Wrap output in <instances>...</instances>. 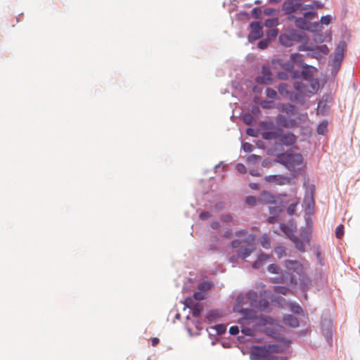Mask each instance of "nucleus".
Listing matches in <instances>:
<instances>
[{"mask_svg":"<svg viewBox=\"0 0 360 360\" xmlns=\"http://www.w3.org/2000/svg\"><path fill=\"white\" fill-rule=\"evenodd\" d=\"M278 162L283 165L295 177L302 174L301 166L303 163V158L300 153H296L292 150H288L278 156Z\"/></svg>","mask_w":360,"mask_h":360,"instance_id":"f257e3e1","label":"nucleus"},{"mask_svg":"<svg viewBox=\"0 0 360 360\" xmlns=\"http://www.w3.org/2000/svg\"><path fill=\"white\" fill-rule=\"evenodd\" d=\"M255 235L250 234L243 240H233L230 245L232 248L239 249L237 251L238 257L245 259L248 257L255 250Z\"/></svg>","mask_w":360,"mask_h":360,"instance_id":"f03ea898","label":"nucleus"},{"mask_svg":"<svg viewBox=\"0 0 360 360\" xmlns=\"http://www.w3.org/2000/svg\"><path fill=\"white\" fill-rule=\"evenodd\" d=\"M302 17H296L292 21L294 22L295 25L303 30L309 31L311 32H316L321 27L319 22H312L311 20L317 18V13L315 11H303Z\"/></svg>","mask_w":360,"mask_h":360,"instance_id":"7ed1b4c3","label":"nucleus"},{"mask_svg":"<svg viewBox=\"0 0 360 360\" xmlns=\"http://www.w3.org/2000/svg\"><path fill=\"white\" fill-rule=\"evenodd\" d=\"M310 6L302 4L300 0H285L282 6V10L288 16V20L292 21L297 15H301Z\"/></svg>","mask_w":360,"mask_h":360,"instance_id":"20e7f679","label":"nucleus"},{"mask_svg":"<svg viewBox=\"0 0 360 360\" xmlns=\"http://www.w3.org/2000/svg\"><path fill=\"white\" fill-rule=\"evenodd\" d=\"M305 34H302L295 30H290L279 36L280 43L286 47H290L295 43L302 42Z\"/></svg>","mask_w":360,"mask_h":360,"instance_id":"39448f33","label":"nucleus"},{"mask_svg":"<svg viewBox=\"0 0 360 360\" xmlns=\"http://www.w3.org/2000/svg\"><path fill=\"white\" fill-rule=\"evenodd\" d=\"M272 356L271 347H254L252 348L250 354L251 360H271Z\"/></svg>","mask_w":360,"mask_h":360,"instance_id":"423d86ee","label":"nucleus"},{"mask_svg":"<svg viewBox=\"0 0 360 360\" xmlns=\"http://www.w3.org/2000/svg\"><path fill=\"white\" fill-rule=\"evenodd\" d=\"M307 115L297 116L295 119H288L283 115H278L276 117V123L279 127L285 129H292L298 125V120H304Z\"/></svg>","mask_w":360,"mask_h":360,"instance_id":"0eeeda50","label":"nucleus"},{"mask_svg":"<svg viewBox=\"0 0 360 360\" xmlns=\"http://www.w3.org/2000/svg\"><path fill=\"white\" fill-rule=\"evenodd\" d=\"M346 48V44L344 41H340L336 46L334 57L333 59L332 65L335 68H339L341 65L342 60L344 58V52Z\"/></svg>","mask_w":360,"mask_h":360,"instance_id":"6e6552de","label":"nucleus"},{"mask_svg":"<svg viewBox=\"0 0 360 360\" xmlns=\"http://www.w3.org/2000/svg\"><path fill=\"white\" fill-rule=\"evenodd\" d=\"M265 181L276 185L282 186L290 184L291 179L287 176L281 174L268 175L264 178Z\"/></svg>","mask_w":360,"mask_h":360,"instance_id":"1a4fd4ad","label":"nucleus"},{"mask_svg":"<svg viewBox=\"0 0 360 360\" xmlns=\"http://www.w3.org/2000/svg\"><path fill=\"white\" fill-rule=\"evenodd\" d=\"M251 32L248 35L250 41L259 39L263 35L262 27L259 22H253L250 24Z\"/></svg>","mask_w":360,"mask_h":360,"instance_id":"9d476101","label":"nucleus"},{"mask_svg":"<svg viewBox=\"0 0 360 360\" xmlns=\"http://www.w3.org/2000/svg\"><path fill=\"white\" fill-rule=\"evenodd\" d=\"M297 136L292 132H282L279 134V142L285 146H291L294 145L297 141Z\"/></svg>","mask_w":360,"mask_h":360,"instance_id":"9b49d317","label":"nucleus"},{"mask_svg":"<svg viewBox=\"0 0 360 360\" xmlns=\"http://www.w3.org/2000/svg\"><path fill=\"white\" fill-rule=\"evenodd\" d=\"M285 267L290 271H292L298 275H302L304 272L303 265L297 260L287 259L285 261Z\"/></svg>","mask_w":360,"mask_h":360,"instance_id":"f8f14e48","label":"nucleus"},{"mask_svg":"<svg viewBox=\"0 0 360 360\" xmlns=\"http://www.w3.org/2000/svg\"><path fill=\"white\" fill-rule=\"evenodd\" d=\"M271 73L270 68L268 65H263L262 67V76L257 78V82L259 84H269L271 83Z\"/></svg>","mask_w":360,"mask_h":360,"instance_id":"ddd939ff","label":"nucleus"},{"mask_svg":"<svg viewBox=\"0 0 360 360\" xmlns=\"http://www.w3.org/2000/svg\"><path fill=\"white\" fill-rule=\"evenodd\" d=\"M261 296L262 295H259L256 292L250 290L246 294L245 299L248 301L250 306L255 309Z\"/></svg>","mask_w":360,"mask_h":360,"instance_id":"4468645a","label":"nucleus"},{"mask_svg":"<svg viewBox=\"0 0 360 360\" xmlns=\"http://www.w3.org/2000/svg\"><path fill=\"white\" fill-rule=\"evenodd\" d=\"M290 277V284L292 285H295L297 284L296 279L291 276L288 272H284L282 274V275L279 277L274 278L272 279V281L274 283H284L285 278H288Z\"/></svg>","mask_w":360,"mask_h":360,"instance_id":"2eb2a0df","label":"nucleus"},{"mask_svg":"<svg viewBox=\"0 0 360 360\" xmlns=\"http://www.w3.org/2000/svg\"><path fill=\"white\" fill-rule=\"evenodd\" d=\"M280 110L283 112H285L288 115H295L297 112L296 106L291 104H281Z\"/></svg>","mask_w":360,"mask_h":360,"instance_id":"dca6fc26","label":"nucleus"},{"mask_svg":"<svg viewBox=\"0 0 360 360\" xmlns=\"http://www.w3.org/2000/svg\"><path fill=\"white\" fill-rule=\"evenodd\" d=\"M270 258V255L261 253L257 259L253 262L252 267L254 269H259L262 266L264 265V262H266Z\"/></svg>","mask_w":360,"mask_h":360,"instance_id":"f3484780","label":"nucleus"},{"mask_svg":"<svg viewBox=\"0 0 360 360\" xmlns=\"http://www.w3.org/2000/svg\"><path fill=\"white\" fill-rule=\"evenodd\" d=\"M282 132L281 129H278L276 131H266L262 133V137L265 140H271L279 138V134Z\"/></svg>","mask_w":360,"mask_h":360,"instance_id":"a211bd4d","label":"nucleus"},{"mask_svg":"<svg viewBox=\"0 0 360 360\" xmlns=\"http://www.w3.org/2000/svg\"><path fill=\"white\" fill-rule=\"evenodd\" d=\"M283 322L285 324L293 328H296L299 326L298 319L292 315H287L284 316Z\"/></svg>","mask_w":360,"mask_h":360,"instance_id":"6ab92c4d","label":"nucleus"},{"mask_svg":"<svg viewBox=\"0 0 360 360\" xmlns=\"http://www.w3.org/2000/svg\"><path fill=\"white\" fill-rule=\"evenodd\" d=\"M260 201H263L266 204H274L275 198L273 195L270 194V193L266 191H263L262 193V197L260 198Z\"/></svg>","mask_w":360,"mask_h":360,"instance_id":"aec40b11","label":"nucleus"},{"mask_svg":"<svg viewBox=\"0 0 360 360\" xmlns=\"http://www.w3.org/2000/svg\"><path fill=\"white\" fill-rule=\"evenodd\" d=\"M255 309L260 311H268L269 309V302L265 299H260Z\"/></svg>","mask_w":360,"mask_h":360,"instance_id":"412c9836","label":"nucleus"},{"mask_svg":"<svg viewBox=\"0 0 360 360\" xmlns=\"http://www.w3.org/2000/svg\"><path fill=\"white\" fill-rule=\"evenodd\" d=\"M291 61L293 63L297 64L299 66H302L303 65V59L302 56L300 53H292L290 56Z\"/></svg>","mask_w":360,"mask_h":360,"instance_id":"4be33fe9","label":"nucleus"},{"mask_svg":"<svg viewBox=\"0 0 360 360\" xmlns=\"http://www.w3.org/2000/svg\"><path fill=\"white\" fill-rule=\"evenodd\" d=\"M294 87L297 91L303 95H306L307 93H312V91L305 89L306 86L302 82H295L294 84Z\"/></svg>","mask_w":360,"mask_h":360,"instance_id":"5701e85b","label":"nucleus"},{"mask_svg":"<svg viewBox=\"0 0 360 360\" xmlns=\"http://www.w3.org/2000/svg\"><path fill=\"white\" fill-rule=\"evenodd\" d=\"M291 240L295 243V245L298 250L301 252L304 251V244L300 239L296 236H293L291 238Z\"/></svg>","mask_w":360,"mask_h":360,"instance_id":"b1692460","label":"nucleus"},{"mask_svg":"<svg viewBox=\"0 0 360 360\" xmlns=\"http://www.w3.org/2000/svg\"><path fill=\"white\" fill-rule=\"evenodd\" d=\"M323 335L325 336L327 342L329 345H331L332 342V330H331V326L329 323L328 328L326 329H323L322 330Z\"/></svg>","mask_w":360,"mask_h":360,"instance_id":"393cba45","label":"nucleus"},{"mask_svg":"<svg viewBox=\"0 0 360 360\" xmlns=\"http://www.w3.org/2000/svg\"><path fill=\"white\" fill-rule=\"evenodd\" d=\"M328 122L323 121L320 123L317 127V133L321 135H325L327 131Z\"/></svg>","mask_w":360,"mask_h":360,"instance_id":"a878e982","label":"nucleus"},{"mask_svg":"<svg viewBox=\"0 0 360 360\" xmlns=\"http://www.w3.org/2000/svg\"><path fill=\"white\" fill-rule=\"evenodd\" d=\"M278 92L281 95L287 96L290 94V91L288 90V85L286 84H281L278 88Z\"/></svg>","mask_w":360,"mask_h":360,"instance_id":"bb28decb","label":"nucleus"},{"mask_svg":"<svg viewBox=\"0 0 360 360\" xmlns=\"http://www.w3.org/2000/svg\"><path fill=\"white\" fill-rule=\"evenodd\" d=\"M277 63L281 66L283 69L288 72H291L293 70L294 65L292 61L281 63V61L278 60Z\"/></svg>","mask_w":360,"mask_h":360,"instance_id":"cd10ccee","label":"nucleus"},{"mask_svg":"<svg viewBox=\"0 0 360 360\" xmlns=\"http://www.w3.org/2000/svg\"><path fill=\"white\" fill-rule=\"evenodd\" d=\"M261 245L264 248L268 249L270 248L271 240L269 237L264 234L261 239Z\"/></svg>","mask_w":360,"mask_h":360,"instance_id":"c85d7f7f","label":"nucleus"},{"mask_svg":"<svg viewBox=\"0 0 360 360\" xmlns=\"http://www.w3.org/2000/svg\"><path fill=\"white\" fill-rule=\"evenodd\" d=\"M192 309H193V311H192L193 316L195 317H197L200 314L201 311L202 310V307L201 304L196 303L195 304H194V306Z\"/></svg>","mask_w":360,"mask_h":360,"instance_id":"c756f323","label":"nucleus"},{"mask_svg":"<svg viewBox=\"0 0 360 360\" xmlns=\"http://www.w3.org/2000/svg\"><path fill=\"white\" fill-rule=\"evenodd\" d=\"M243 122L248 125H252L255 121L253 117L250 113H245L243 115Z\"/></svg>","mask_w":360,"mask_h":360,"instance_id":"7c9ffc66","label":"nucleus"},{"mask_svg":"<svg viewBox=\"0 0 360 360\" xmlns=\"http://www.w3.org/2000/svg\"><path fill=\"white\" fill-rule=\"evenodd\" d=\"M261 159V157L259 155H257L255 154L250 155L247 158V162L249 165H255L257 163L259 160Z\"/></svg>","mask_w":360,"mask_h":360,"instance_id":"2f4dec72","label":"nucleus"},{"mask_svg":"<svg viewBox=\"0 0 360 360\" xmlns=\"http://www.w3.org/2000/svg\"><path fill=\"white\" fill-rule=\"evenodd\" d=\"M290 310L295 314H300L302 313V309L298 304L290 303Z\"/></svg>","mask_w":360,"mask_h":360,"instance_id":"473e14b6","label":"nucleus"},{"mask_svg":"<svg viewBox=\"0 0 360 360\" xmlns=\"http://www.w3.org/2000/svg\"><path fill=\"white\" fill-rule=\"evenodd\" d=\"M274 292H277V293H280V294H283V295H287L289 292H290V290L286 288V287H284V286H274Z\"/></svg>","mask_w":360,"mask_h":360,"instance_id":"72a5a7b5","label":"nucleus"},{"mask_svg":"<svg viewBox=\"0 0 360 360\" xmlns=\"http://www.w3.org/2000/svg\"><path fill=\"white\" fill-rule=\"evenodd\" d=\"M264 109H271L274 108V102L273 101H264L260 103Z\"/></svg>","mask_w":360,"mask_h":360,"instance_id":"f704fd0d","label":"nucleus"},{"mask_svg":"<svg viewBox=\"0 0 360 360\" xmlns=\"http://www.w3.org/2000/svg\"><path fill=\"white\" fill-rule=\"evenodd\" d=\"M316 50L319 51L322 55H327L329 53L328 46L325 44L316 46Z\"/></svg>","mask_w":360,"mask_h":360,"instance_id":"c9c22d12","label":"nucleus"},{"mask_svg":"<svg viewBox=\"0 0 360 360\" xmlns=\"http://www.w3.org/2000/svg\"><path fill=\"white\" fill-rule=\"evenodd\" d=\"M257 201H260V198L257 199L255 196H248L245 200L246 203L250 206L255 205Z\"/></svg>","mask_w":360,"mask_h":360,"instance_id":"e433bc0d","label":"nucleus"},{"mask_svg":"<svg viewBox=\"0 0 360 360\" xmlns=\"http://www.w3.org/2000/svg\"><path fill=\"white\" fill-rule=\"evenodd\" d=\"M299 203V200H297L295 202L292 203L289 205L287 209V212L289 215H293L295 212L296 207Z\"/></svg>","mask_w":360,"mask_h":360,"instance_id":"4c0bfd02","label":"nucleus"},{"mask_svg":"<svg viewBox=\"0 0 360 360\" xmlns=\"http://www.w3.org/2000/svg\"><path fill=\"white\" fill-rule=\"evenodd\" d=\"M278 25V20L276 18L268 19L265 20L264 25L267 27H272Z\"/></svg>","mask_w":360,"mask_h":360,"instance_id":"58836bf2","label":"nucleus"},{"mask_svg":"<svg viewBox=\"0 0 360 360\" xmlns=\"http://www.w3.org/2000/svg\"><path fill=\"white\" fill-rule=\"evenodd\" d=\"M335 235L338 238H341L344 235V226L343 225H339L335 229Z\"/></svg>","mask_w":360,"mask_h":360,"instance_id":"ea45409f","label":"nucleus"},{"mask_svg":"<svg viewBox=\"0 0 360 360\" xmlns=\"http://www.w3.org/2000/svg\"><path fill=\"white\" fill-rule=\"evenodd\" d=\"M266 95L269 98H274L277 96V92L271 88H267L266 89Z\"/></svg>","mask_w":360,"mask_h":360,"instance_id":"a19ab883","label":"nucleus"},{"mask_svg":"<svg viewBox=\"0 0 360 360\" xmlns=\"http://www.w3.org/2000/svg\"><path fill=\"white\" fill-rule=\"evenodd\" d=\"M330 21H331V17L330 15H325V16H322L321 18V20H320V22H319V24H322V25H329L330 23Z\"/></svg>","mask_w":360,"mask_h":360,"instance_id":"79ce46f5","label":"nucleus"},{"mask_svg":"<svg viewBox=\"0 0 360 360\" xmlns=\"http://www.w3.org/2000/svg\"><path fill=\"white\" fill-rule=\"evenodd\" d=\"M269 212L272 214H276L282 211V208L280 206H269Z\"/></svg>","mask_w":360,"mask_h":360,"instance_id":"37998d69","label":"nucleus"},{"mask_svg":"<svg viewBox=\"0 0 360 360\" xmlns=\"http://www.w3.org/2000/svg\"><path fill=\"white\" fill-rule=\"evenodd\" d=\"M214 328L216 329L217 332L218 334H223L225 333L226 330V328L224 325L223 324H219V325H217Z\"/></svg>","mask_w":360,"mask_h":360,"instance_id":"c03bdc74","label":"nucleus"},{"mask_svg":"<svg viewBox=\"0 0 360 360\" xmlns=\"http://www.w3.org/2000/svg\"><path fill=\"white\" fill-rule=\"evenodd\" d=\"M274 252L279 258L282 257L285 255V250L283 247H276L274 249Z\"/></svg>","mask_w":360,"mask_h":360,"instance_id":"a18cd8bd","label":"nucleus"},{"mask_svg":"<svg viewBox=\"0 0 360 360\" xmlns=\"http://www.w3.org/2000/svg\"><path fill=\"white\" fill-rule=\"evenodd\" d=\"M219 316H218V312L216 311H211L209 312L208 314V316H207V319H209V321H213L216 319V318H217Z\"/></svg>","mask_w":360,"mask_h":360,"instance_id":"49530a36","label":"nucleus"},{"mask_svg":"<svg viewBox=\"0 0 360 360\" xmlns=\"http://www.w3.org/2000/svg\"><path fill=\"white\" fill-rule=\"evenodd\" d=\"M243 149L245 152L250 153L252 150L253 146L251 143L246 142L243 144Z\"/></svg>","mask_w":360,"mask_h":360,"instance_id":"de8ad7c7","label":"nucleus"},{"mask_svg":"<svg viewBox=\"0 0 360 360\" xmlns=\"http://www.w3.org/2000/svg\"><path fill=\"white\" fill-rule=\"evenodd\" d=\"M268 271L272 274H278V266L275 264H271L268 266Z\"/></svg>","mask_w":360,"mask_h":360,"instance_id":"09e8293b","label":"nucleus"},{"mask_svg":"<svg viewBox=\"0 0 360 360\" xmlns=\"http://www.w3.org/2000/svg\"><path fill=\"white\" fill-rule=\"evenodd\" d=\"M269 41L268 39L262 40L258 43V48L264 49L269 46Z\"/></svg>","mask_w":360,"mask_h":360,"instance_id":"8fccbe9b","label":"nucleus"},{"mask_svg":"<svg viewBox=\"0 0 360 360\" xmlns=\"http://www.w3.org/2000/svg\"><path fill=\"white\" fill-rule=\"evenodd\" d=\"M236 170H237L239 173H240V174H245V173H246V171H247L246 167H245V166L244 165H243V164H238V165H236Z\"/></svg>","mask_w":360,"mask_h":360,"instance_id":"3c124183","label":"nucleus"},{"mask_svg":"<svg viewBox=\"0 0 360 360\" xmlns=\"http://www.w3.org/2000/svg\"><path fill=\"white\" fill-rule=\"evenodd\" d=\"M199 217L202 220H207L211 217V214L209 212H202Z\"/></svg>","mask_w":360,"mask_h":360,"instance_id":"603ef678","label":"nucleus"},{"mask_svg":"<svg viewBox=\"0 0 360 360\" xmlns=\"http://www.w3.org/2000/svg\"><path fill=\"white\" fill-rule=\"evenodd\" d=\"M242 314L245 315L247 318L252 319V314H253V311L252 310L244 309L241 311Z\"/></svg>","mask_w":360,"mask_h":360,"instance_id":"864d4df0","label":"nucleus"},{"mask_svg":"<svg viewBox=\"0 0 360 360\" xmlns=\"http://www.w3.org/2000/svg\"><path fill=\"white\" fill-rule=\"evenodd\" d=\"M310 51H311V56L314 58L319 59L322 56L320 52L316 50V47L314 49H310Z\"/></svg>","mask_w":360,"mask_h":360,"instance_id":"5fc2aeb1","label":"nucleus"},{"mask_svg":"<svg viewBox=\"0 0 360 360\" xmlns=\"http://www.w3.org/2000/svg\"><path fill=\"white\" fill-rule=\"evenodd\" d=\"M235 235H236V236H237L238 238H241V237H244V236H245V238H246L248 236V231L244 229L236 231Z\"/></svg>","mask_w":360,"mask_h":360,"instance_id":"6e6d98bb","label":"nucleus"},{"mask_svg":"<svg viewBox=\"0 0 360 360\" xmlns=\"http://www.w3.org/2000/svg\"><path fill=\"white\" fill-rule=\"evenodd\" d=\"M229 333L231 335H238L239 333V328H238V326H231L229 328Z\"/></svg>","mask_w":360,"mask_h":360,"instance_id":"4d7b16f0","label":"nucleus"},{"mask_svg":"<svg viewBox=\"0 0 360 360\" xmlns=\"http://www.w3.org/2000/svg\"><path fill=\"white\" fill-rule=\"evenodd\" d=\"M184 303H185L186 307H187L188 308H193V306H194L193 300L191 297L186 298L185 300V302Z\"/></svg>","mask_w":360,"mask_h":360,"instance_id":"13d9d810","label":"nucleus"},{"mask_svg":"<svg viewBox=\"0 0 360 360\" xmlns=\"http://www.w3.org/2000/svg\"><path fill=\"white\" fill-rule=\"evenodd\" d=\"M193 297L196 300H203L205 297H204V295H202V292H195L193 295Z\"/></svg>","mask_w":360,"mask_h":360,"instance_id":"bf43d9fd","label":"nucleus"},{"mask_svg":"<svg viewBox=\"0 0 360 360\" xmlns=\"http://www.w3.org/2000/svg\"><path fill=\"white\" fill-rule=\"evenodd\" d=\"M326 104L323 101H319L318 103V108L317 111L318 112L323 113V110H322V108H324L326 107Z\"/></svg>","mask_w":360,"mask_h":360,"instance_id":"052dcab7","label":"nucleus"},{"mask_svg":"<svg viewBox=\"0 0 360 360\" xmlns=\"http://www.w3.org/2000/svg\"><path fill=\"white\" fill-rule=\"evenodd\" d=\"M221 219L225 222H230L232 221V217L229 214H225L221 217Z\"/></svg>","mask_w":360,"mask_h":360,"instance_id":"680f3d73","label":"nucleus"},{"mask_svg":"<svg viewBox=\"0 0 360 360\" xmlns=\"http://www.w3.org/2000/svg\"><path fill=\"white\" fill-rule=\"evenodd\" d=\"M277 77L278 79H283V80H285V79H288V75L285 72H278L277 74Z\"/></svg>","mask_w":360,"mask_h":360,"instance_id":"e2e57ef3","label":"nucleus"},{"mask_svg":"<svg viewBox=\"0 0 360 360\" xmlns=\"http://www.w3.org/2000/svg\"><path fill=\"white\" fill-rule=\"evenodd\" d=\"M261 11L259 8H255L252 11V15L255 18H258L259 15L260 14Z\"/></svg>","mask_w":360,"mask_h":360,"instance_id":"0e129e2a","label":"nucleus"},{"mask_svg":"<svg viewBox=\"0 0 360 360\" xmlns=\"http://www.w3.org/2000/svg\"><path fill=\"white\" fill-rule=\"evenodd\" d=\"M160 340L158 338H153L151 339V345L153 347H155L158 345Z\"/></svg>","mask_w":360,"mask_h":360,"instance_id":"69168bd1","label":"nucleus"},{"mask_svg":"<svg viewBox=\"0 0 360 360\" xmlns=\"http://www.w3.org/2000/svg\"><path fill=\"white\" fill-rule=\"evenodd\" d=\"M267 221H268L270 224H274V223L277 222V218H276V217H275V216H271V217H269L267 219Z\"/></svg>","mask_w":360,"mask_h":360,"instance_id":"338daca9","label":"nucleus"},{"mask_svg":"<svg viewBox=\"0 0 360 360\" xmlns=\"http://www.w3.org/2000/svg\"><path fill=\"white\" fill-rule=\"evenodd\" d=\"M251 112L254 115H257L258 113H259L260 110L257 106H253L251 109Z\"/></svg>","mask_w":360,"mask_h":360,"instance_id":"774afa93","label":"nucleus"}]
</instances>
